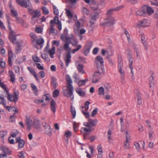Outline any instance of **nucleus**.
Instances as JSON below:
<instances>
[{
    "label": "nucleus",
    "instance_id": "nucleus-1",
    "mask_svg": "<svg viewBox=\"0 0 158 158\" xmlns=\"http://www.w3.org/2000/svg\"><path fill=\"white\" fill-rule=\"evenodd\" d=\"M66 80L67 83L66 87L67 89L63 90V94L67 98L71 97V99L72 101L74 97L73 95V88L72 85V81L70 76L68 75L66 76Z\"/></svg>",
    "mask_w": 158,
    "mask_h": 158
},
{
    "label": "nucleus",
    "instance_id": "nucleus-2",
    "mask_svg": "<svg viewBox=\"0 0 158 158\" xmlns=\"http://www.w3.org/2000/svg\"><path fill=\"white\" fill-rule=\"evenodd\" d=\"M54 24H56L58 25L57 28L59 31H60L62 29V25L61 21L59 20V18L57 16H55L53 20H52L50 21V27L49 29V33L50 35L52 34L54 35L57 34V31L54 29Z\"/></svg>",
    "mask_w": 158,
    "mask_h": 158
},
{
    "label": "nucleus",
    "instance_id": "nucleus-3",
    "mask_svg": "<svg viewBox=\"0 0 158 158\" xmlns=\"http://www.w3.org/2000/svg\"><path fill=\"white\" fill-rule=\"evenodd\" d=\"M98 123V120L89 119L87 122H85L84 125L87 128L82 127L81 128V131L82 132V130L84 131H93L95 130V127L96 125Z\"/></svg>",
    "mask_w": 158,
    "mask_h": 158
},
{
    "label": "nucleus",
    "instance_id": "nucleus-4",
    "mask_svg": "<svg viewBox=\"0 0 158 158\" xmlns=\"http://www.w3.org/2000/svg\"><path fill=\"white\" fill-rule=\"evenodd\" d=\"M16 3L21 7H25L28 9V12L31 15H33L35 10H32V7L29 0H16Z\"/></svg>",
    "mask_w": 158,
    "mask_h": 158
},
{
    "label": "nucleus",
    "instance_id": "nucleus-5",
    "mask_svg": "<svg viewBox=\"0 0 158 158\" xmlns=\"http://www.w3.org/2000/svg\"><path fill=\"white\" fill-rule=\"evenodd\" d=\"M115 20L114 17H110L106 19L103 23H102L100 24L102 26L106 27L110 26L113 25L114 23Z\"/></svg>",
    "mask_w": 158,
    "mask_h": 158
},
{
    "label": "nucleus",
    "instance_id": "nucleus-6",
    "mask_svg": "<svg viewBox=\"0 0 158 158\" xmlns=\"http://www.w3.org/2000/svg\"><path fill=\"white\" fill-rule=\"evenodd\" d=\"M19 94L18 91H14L13 94L9 95V96H7V99L9 101L14 102L15 103L19 99Z\"/></svg>",
    "mask_w": 158,
    "mask_h": 158
},
{
    "label": "nucleus",
    "instance_id": "nucleus-7",
    "mask_svg": "<svg viewBox=\"0 0 158 158\" xmlns=\"http://www.w3.org/2000/svg\"><path fill=\"white\" fill-rule=\"evenodd\" d=\"M127 57L129 62V67L131 70V73L132 74V76H133L134 73L133 71L132 54L130 50L129 49H127Z\"/></svg>",
    "mask_w": 158,
    "mask_h": 158
},
{
    "label": "nucleus",
    "instance_id": "nucleus-8",
    "mask_svg": "<svg viewBox=\"0 0 158 158\" xmlns=\"http://www.w3.org/2000/svg\"><path fill=\"white\" fill-rule=\"evenodd\" d=\"M95 61L96 63L97 64H98L100 63L101 69L102 71V73L104 74L105 71L103 64L104 61L102 57L99 56H97L95 58Z\"/></svg>",
    "mask_w": 158,
    "mask_h": 158
},
{
    "label": "nucleus",
    "instance_id": "nucleus-9",
    "mask_svg": "<svg viewBox=\"0 0 158 158\" xmlns=\"http://www.w3.org/2000/svg\"><path fill=\"white\" fill-rule=\"evenodd\" d=\"M42 125L44 127V132L49 136H51L52 133V130L50 125L45 122L42 123Z\"/></svg>",
    "mask_w": 158,
    "mask_h": 158
},
{
    "label": "nucleus",
    "instance_id": "nucleus-10",
    "mask_svg": "<svg viewBox=\"0 0 158 158\" xmlns=\"http://www.w3.org/2000/svg\"><path fill=\"white\" fill-rule=\"evenodd\" d=\"M102 74L99 71H96L94 74L92 79L93 83L97 82L102 77Z\"/></svg>",
    "mask_w": 158,
    "mask_h": 158
},
{
    "label": "nucleus",
    "instance_id": "nucleus-11",
    "mask_svg": "<svg viewBox=\"0 0 158 158\" xmlns=\"http://www.w3.org/2000/svg\"><path fill=\"white\" fill-rule=\"evenodd\" d=\"M92 45L93 42L91 41H89L88 42V44L86 45L85 47V50L84 52V53L85 56H87L89 53Z\"/></svg>",
    "mask_w": 158,
    "mask_h": 158
},
{
    "label": "nucleus",
    "instance_id": "nucleus-12",
    "mask_svg": "<svg viewBox=\"0 0 158 158\" xmlns=\"http://www.w3.org/2000/svg\"><path fill=\"white\" fill-rule=\"evenodd\" d=\"M15 141L16 143H18V148H22L24 146L25 141L23 139H21L20 137L16 138Z\"/></svg>",
    "mask_w": 158,
    "mask_h": 158
},
{
    "label": "nucleus",
    "instance_id": "nucleus-13",
    "mask_svg": "<svg viewBox=\"0 0 158 158\" xmlns=\"http://www.w3.org/2000/svg\"><path fill=\"white\" fill-rule=\"evenodd\" d=\"M98 17V14L97 13H94L90 16L91 20L90 21V25L92 26L94 23L96 19Z\"/></svg>",
    "mask_w": 158,
    "mask_h": 158
},
{
    "label": "nucleus",
    "instance_id": "nucleus-14",
    "mask_svg": "<svg viewBox=\"0 0 158 158\" xmlns=\"http://www.w3.org/2000/svg\"><path fill=\"white\" fill-rule=\"evenodd\" d=\"M148 21V20L146 19H143L138 22L137 25L142 27H147L149 25Z\"/></svg>",
    "mask_w": 158,
    "mask_h": 158
},
{
    "label": "nucleus",
    "instance_id": "nucleus-15",
    "mask_svg": "<svg viewBox=\"0 0 158 158\" xmlns=\"http://www.w3.org/2000/svg\"><path fill=\"white\" fill-rule=\"evenodd\" d=\"M123 7V6H121L119 7H118L115 8H112L110 9L107 11V12L106 14V15L107 16H109L113 14V12L114 11H118L120 9L122 8Z\"/></svg>",
    "mask_w": 158,
    "mask_h": 158
},
{
    "label": "nucleus",
    "instance_id": "nucleus-16",
    "mask_svg": "<svg viewBox=\"0 0 158 158\" xmlns=\"http://www.w3.org/2000/svg\"><path fill=\"white\" fill-rule=\"evenodd\" d=\"M143 10H145L146 12V15L147 13L149 15H151L154 12V10L151 7H148L145 6L142 7Z\"/></svg>",
    "mask_w": 158,
    "mask_h": 158
},
{
    "label": "nucleus",
    "instance_id": "nucleus-17",
    "mask_svg": "<svg viewBox=\"0 0 158 158\" xmlns=\"http://www.w3.org/2000/svg\"><path fill=\"white\" fill-rule=\"evenodd\" d=\"M32 122V120L30 118L26 116V124L27 126V130L30 131L31 129V127L32 126L31 124Z\"/></svg>",
    "mask_w": 158,
    "mask_h": 158
},
{
    "label": "nucleus",
    "instance_id": "nucleus-18",
    "mask_svg": "<svg viewBox=\"0 0 158 158\" xmlns=\"http://www.w3.org/2000/svg\"><path fill=\"white\" fill-rule=\"evenodd\" d=\"M9 38L11 42L14 43L16 40L15 32L14 31H11L9 35Z\"/></svg>",
    "mask_w": 158,
    "mask_h": 158
},
{
    "label": "nucleus",
    "instance_id": "nucleus-19",
    "mask_svg": "<svg viewBox=\"0 0 158 158\" xmlns=\"http://www.w3.org/2000/svg\"><path fill=\"white\" fill-rule=\"evenodd\" d=\"M0 149L4 153L8 155H10L12 153V152L8 148L3 145L1 146Z\"/></svg>",
    "mask_w": 158,
    "mask_h": 158
},
{
    "label": "nucleus",
    "instance_id": "nucleus-20",
    "mask_svg": "<svg viewBox=\"0 0 158 158\" xmlns=\"http://www.w3.org/2000/svg\"><path fill=\"white\" fill-rule=\"evenodd\" d=\"M32 125L37 130L40 129V121L37 118L34 119Z\"/></svg>",
    "mask_w": 158,
    "mask_h": 158
},
{
    "label": "nucleus",
    "instance_id": "nucleus-21",
    "mask_svg": "<svg viewBox=\"0 0 158 158\" xmlns=\"http://www.w3.org/2000/svg\"><path fill=\"white\" fill-rule=\"evenodd\" d=\"M27 69L30 71V73L33 75L36 80L37 81H39V79H38V77H37L36 73L34 69L30 67H27Z\"/></svg>",
    "mask_w": 158,
    "mask_h": 158
},
{
    "label": "nucleus",
    "instance_id": "nucleus-22",
    "mask_svg": "<svg viewBox=\"0 0 158 158\" xmlns=\"http://www.w3.org/2000/svg\"><path fill=\"white\" fill-rule=\"evenodd\" d=\"M71 52H67L66 54V56L65 59V62L66 65L67 67L69 65V64L71 62Z\"/></svg>",
    "mask_w": 158,
    "mask_h": 158
},
{
    "label": "nucleus",
    "instance_id": "nucleus-23",
    "mask_svg": "<svg viewBox=\"0 0 158 158\" xmlns=\"http://www.w3.org/2000/svg\"><path fill=\"white\" fill-rule=\"evenodd\" d=\"M71 52H67L66 54V56L65 59V62L66 65L67 67L69 65V64L71 62Z\"/></svg>",
    "mask_w": 158,
    "mask_h": 158
},
{
    "label": "nucleus",
    "instance_id": "nucleus-24",
    "mask_svg": "<svg viewBox=\"0 0 158 158\" xmlns=\"http://www.w3.org/2000/svg\"><path fill=\"white\" fill-rule=\"evenodd\" d=\"M56 104L55 101L52 99L50 102V109L51 111L54 113H55L56 111Z\"/></svg>",
    "mask_w": 158,
    "mask_h": 158
},
{
    "label": "nucleus",
    "instance_id": "nucleus-25",
    "mask_svg": "<svg viewBox=\"0 0 158 158\" xmlns=\"http://www.w3.org/2000/svg\"><path fill=\"white\" fill-rule=\"evenodd\" d=\"M8 74L10 77V81L13 83L15 82V79L13 72L11 70H9Z\"/></svg>",
    "mask_w": 158,
    "mask_h": 158
},
{
    "label": "nucleus",
    "instance_id": "nucleus-26",
    "mask_svg": "<svg viewBox=\"0 0 158 158\" xmlns=\"http://www.w3.org/2000/svg\"><path fill=\"white\" fill-rule=\"evenodd\" d=\"M75 90L76 92L80 96H83L85 95V93L82 91L81 88H77Z\"/></svg>",
    "mask_w": 158,
    "mask_h": 158
},
{
    "label": "nucleus",
    "instance_id": "nucleus-27",
    "mask_svg": "<svg viewBox=\"0 0 158 158\" xmlns=\"http://www.w3.org/2000/svg\"><path fill=\"white\" fill-rule=\"evenodd\" d=\"M68 36V31L66 28H65L64 30L63 33L60 35V38L62 40H63L64 38Z\"/></svg>",
    "mask_w": 158,
    "mask_h": 158
},
{
    "label": "nucleus",
    "instance_id": "nucleus-28",
    "mask_svg": "<svg viewBox=\"0 0 158 158\" xmlns=\"http://www.w3.org/2000/svg\"><path fill=\"white\" fill-rule=\"evenodd\" d=\"M34 12L33 15L31 18V19H32L35 18H39L41 15L40 11L38 10H35Z\"/></svg>",
    "mask_w": 158,
    "mask_h": 158
},
{
    "label": "nucleus",
    "instance_id": "nucleus-29",
    "mask_svg": "<svg viewBox=\"0 0 158 158\" xmlns=\"http://www.w3.org/2000/svg\"><path fill=\"white\" fill-rule=\"evenodd\" d=\"M141 40L142 41V42L143 44V45L145 47V49L146 50H147V43L145 42V35L143 34H141Z\"/></svg>",
    "mask_w": 158,
    "mask_h": 158
},
{
    "label": "nucleus",
    "instance_id": "nucleus-30",
    "mask_svg": "<svg viewBox=\"0 0 158 158\" xmlns=\"http://www.w3.org/2000/svg\"><path fill=\"white\" fill-rule=\"evenodd\" d=\"M11 15L16 18V19L17 20H19V18L17 17L18 13L14 9H11L10 10Z\"/></svg>",
    "mask_w": 158,
    "mask_h": 158
},
{
    "label": "nucleus",
    "instance_id": "nucleus-31",
    "mask_svg": "<svg viewBox=\"0 0 158 158\" xmlns=\"http://www.w3.org/2000/svg\"><path fill=\"white\" fill-rule=\"evenodd\" d=\"M69 42H66L64 45V49L67 52H71V49L69 47Z\"/></svg>",
    "mask_w": 158,
    "mask_h": 158
},
{
    "label": "nucleus",
    "instance_id": "nucleus-32",
    "mask_svg": "<svg viewBox=\"0 0 158 158\" xmlns=\"http://www.w3.org/2000/svg\"><path fill=\"white\" fill-rule=\"evenodd\" d=\"M78 43V41L77 39L74 38H71V42L70 44L73 46L74 47H76L77 46Z\"/></svg>",
    "mask_w": 158,
    "mask_h": 158
},
{
    "label": "nucleus",
    "instance_id": "nucleus-33",
    "mask_svg": "<svg viewBox=\"0 0 158 158\" xmlns=\"http://www.w3.org/2000/svg\"><path fill=\"white\" fill-rule=\"evenodd\" d=\"M136 13L137 15L145 16L146 15V12L144 10H143L142 8L141 10H139L137 11Z\"/></svg>",
    "mask_w": 158,
    "mask_h": 158
},
{
    "label": "nucleus",
    "instance_id": "nucleus-34",
    "mask_svg": "<svg viewBox=\"0 0 158 158\" xmlns=\"http://www.w3.org/2000/svg\"><path fill=\"white\" fill-rule=\"evenodd\" d=\"M136 95L137 98V104L139 105H140L142 103L141 95L140 93L139 92Z\"/></svg>",
    "mask_w": 158,
    "mask_h": 158
},
{
    "label": "nucleus",
    "instance_id": "nucleus-35",
    "mask_svg": "<svg viewBox=\"0 0 158 158\" xmlns=\"http://www.w3.org/2000/svg\"><path fill=\"white\" fill-rule=\"evenodd\" d=\"M123 67V62L121 60H120L118 64V69L119 72H121L123 71L122 68Z\"/></svg>",
    "mask_w": 158,
    "mask_h": 158
},
{
    "label": "nucleus",
    "instance_id": "nucleus-36",
    "mask_svg": "<svg viewBox=\"0 0 158 158\" xmlns=\"http://www.w3.org/2000/svg\"><path fill=\"white\" fill-rule=\"evenodd\" d=\"M16 44L17 45L15 48L16 53V54H18L21 49V46L19 42H16Z\"/></svg>",
    "mask_w": 158,
    "mask_h": 158
},
{
    "label": "nucleus",
    "instance_id": "nucleus-37",
    "mask_svg": "<svg viewBox=\"0 0 158 158\" xmlns=\"http://www.w3.org/2000/svg\"><path fill=\"white\" fill-rule=\"evenodd\" d=\"M71 112L72 115V118H75L76 115V111L75 108L74 107H73L71 106Z\"/></svg>",
    "mask_w": 158,
    "mask_h": 158
},
{
    "label": "nucleus",
    "instance_id": "nucleus-38",
    "mask_svg": "<svg viewBox=\"0 0 158 158\" xmlns=\"http://www.w3.org/2000/svg\"><path fill=\"white\" fill-rule=\"evenodd\" d=\"M48 53L51 57L52 58H53L52 56L55 53V48L54 47H53L51 49L49 50Z\"/></svg>",
    "mask_w": 158,
    "mask_h": 158
},
{
    "label": "nucleus",
    "instance_id": "nucleus-39",
    "mask_svg": "<svg viewBox=\"0 0 158 158\" xmlns=\"http://www.w3.org/2000/svg\"><path fill=\"white\" fill-rule=\"evenodd\" d=\"M30 35L31 39L32 42H35L37 39V37L36 35L33 33H31Z\"/></svg>",
    "mask_w": 158,
    "mask_h": 158
},
{
    "label": "nucleus",
    "instance_id": "nucleus-40",
    "mask_svg": "<svg viewBox=\"0 0 158 158\" xmlns=\"http://www.w3.org/2000/svg\"><path fill=\"white\" fill-rule=\"evenodd\" d=\"M7 131H0V137H1L2 140H4V137L6 136L7 134Z\"/></svg>",
    "mask_w": 158,
    "mask_h": 158
},
{
    "label": "nucleus",
    "instance_id": "nucleus-41",
    "mask_svg": "<svg viewBox=\"0 0 158 158\" xmlns=\"http://www.w3.org/2000/svg\"><path fill=\"white\" fill-rule=\"evenodd\" d=\"M126 141L124 143V144L125 146V148L127 149L129 148V144L128 143V140L129 139L127 137V135H126Z\"/></svg>",
    "mask_w": 158,
    "mask_h": 158
},
{
    "label": "nucleus",
    "instance_id": "nucleus-42",
    "mask_svg": "<svg viewBox=\"0 0 158 158\" xmlns=\"http://www.w3.org/2000/svg\"><path fill=\"white\" fill-rule=\"evenodd\" d=\"M64 135L67 138V141L68 142L69 139L72 136V133L70 131H67L65 132Z\"/></svg>",
    "mask_w": 158,
    "mask_h": 158
},
{
    "label": "nucleus",
    "instance_id": "nucleus-43",
    "mask_svg": "<svg viewBox=\"0 0 158 158\" xmlns=\"http://www.w3.org/2000/svg\"><path fill=\"white\" fill-rule=\"evenodd\" d=\"M31 87L32 90L34 91L35 93L36 94L38 92V90L37 87L33 83H31Z\"/></svg>",
    "mask_w": 158,
    "mask_h": 158
},
{
    "label": "nucleus",
    "instance_id": "nucleus-44",
    "mask_svg": "<svg viewBox=\"0 0 158 158\" xmlns=\"http://www.w3.org/2000/svg\"><path fill=\"white\" fill-rule=\"evenodd\" d=\"M52 82L54 88V89H56L57 85V82L56 81V79L54 77L52 78Z\"/></svg>",
    "mask_w": 158,
    "mask_h": 158
},
{
    "label": "nucleus",
    "instance_id": "nucleus-45",
    "mask_svg": "<svg viewBox=\"0 0 158 158\" xmlns=\"http://www.w3.org/2000/svg\"><path fill=\"white\" fill-rule=\"evenodd\" d=\"M59 94V91L58 89H55L53 92V97L54 98L57 97Z\"/></svg>",
    "mask_w": 158,
    "mask_h": 158
},
{
    "label": "nucleus",
    "instance_id": "nucleus-46",
    "mask_svg": "<svg viewBox=\"0 0 158 158\" xmlns=\"http://www.w3.org/2000/svg\"><path fill=\"white\" fill-rule=\"evenodd\" d=\"M99 94L100 95H103L104 94V89L102 87H101L98 89Z\"/></svg>",
    "mask_w": 158,
    "mask_h": 158
},
{
    "label": "nucleus",
    "instance_id": "nucleus-47",
    "mask_svg": "<svg viewBox=\"0 0 158 158\" xmlns=\"http://www.w3.org/2000/svg\"><path fill=\"white\" fill-rule=\"evenodd\" d=\"M44 42V39L41 38L38 39L36 41L37 43L38 44L40 45L43 44Z\"/></svg>",
    "mask_w": 158,
    "mask_h": 158
},
{
    "label": "nucleus",
    "instance_id": "nucleus-48",
    "mask_svg": "<svg viewBox=\"0 0 158 158\" xmlns=\"http://www.w3.org/2000/svg\"><path fill=\"white\" fill-rule=\"evenodd\" d=\"M18 133L19 132L15 130L11 132L10 135L12 137L15 138L17 136Z\"/></svg>",
    "mask_w": 158,
    "mask_h": 158
},
{
    "label": "nucleus",
    "instance_id": "nucleus-49",
    "mask_svg": "<svg viewBox=\"0 0 158 158\" xmlns=\"http://www.w3.org/2000/svg\"><path fill=\"white\" fill-rule=\"evenodd\" d=\"M66 13L68 17L72 18L73 16V15L71 12L68 9H66Z\"/></svg>",
    "mask_w": 158,
    "mask_h": 158
},
{
    "label": "nucleus",
    "instance_id": "nucleus-50",
    "mask_svg": "<svg viewBox=\"0 0 158 158\" xmlns=\"http://www.w3.org/2000/svg\"><path fill=\"white\" fill-rule=\"evenodd\" d=\"M14 54L13 53L12 51L11 50L8 51V58H13V59Z\"/></svg>",
    "mask_w": 158,
    "mask_h": 158
},
{
    "label": "nucleus",
    "instance_id": "nucleus-51",
    "mask_svg": "<svg viewBox=\"0 0 158 158\" xmlns=\"http://www.w3.org/2000/svg\"><path fill=\"white\" fill-rule=\"evenodd\" d=\"M53 13L54 14L56 15H59V11L58 9L56 8V7L55 5H53Z\"/></svg>",
    "mask_w": 158,
    "mask_h": 158
},
{
    "label": "nucleus",
    "instance_id": "nucleus-52",
    "mask_svg": "<svg viewBox=\"0 0 158 158\" xmlns=\"http://www.w3.org/2000/svg\"><path fill=\"white\" fill-rule=\"evenodd\" d=\"M42 9L44 15H47L49 14V11L46 7H42Z\"/></svg>",
    "mask_w": 158,
    "mask_h": 158
},
{
    "label": "nucleus",
    "instance_id": "nucleus-53",
    "mask_svg": "<svg viewBox=\"0 0 158 158\" xmlns=\"http://www.w3.org/2000/svg\"><path fill=\"white\" fill-rule=\"evenodd\" d=\"M84 67L83 64H79L77 65V69L79 73H81V72Z\"/></svg>",
    "mask_w": 158,
    "mask_h": 158
},
{
    "label": "nucleus",
    "instance_id": "nucleus-54",
    "mask_svg": "<svg viewBox=\"0 0 158 158\" xmlns=\"http://www.w3.org/2000/svg\"><path fill=\"white\" fill-rule=\"evenodd\" d=\"M81 45H78L77 47L75 49H73L72 50V53H74L78 51L81 48Z\"/></svg>",
    "mask_w": 158,
    "mask_h": 158
},
{
    "label": "nucleus",
    "instance_id": "nucleus-55",
    "mask_svg": "<svg viewBox=\"0 0 158 158\" xmlns=\"http://www.w3.org/2000/svg\"><path fill=\"white\" fill-rule=\"evenodd\" d=\"M81 45H78L77 47L75 49H73L72 50V53H74L78 51L81 48Z\"/></svg>",
    "mask_w": 158,
    "mask_h": 158
},
{
    "label": "nucleus",
    "instance_id": "nucleus-56",
    "mask_svg": "<svg viewBox=\"0 0 158 158\" xmlns=\"http://www.w3.org/2000/svg\"><path fill=\"white\" fill-rule=\"evenodd\" d=\"M82 112L85 115V118H89V112H85L83 110H82Z\"/></svg>",
    "mask_w": 158,
    "mask_h": 158
},
{
    "label": "nucleus",
    "instance_id": "nucleus-57",
    "mask_svg": "<svg viewBox=\"0 0 158 158\" xmlns=\"http://www.w3.org/2000/svg\"><path fill=\"white\" fill-rule=\"evenodd\" d=\"M98 109L97 108H95L93 111L91 116L92 117H94V116L96 115L98 112Z\"/></svg>",
    "mask_w": 158,
    "mask_h": 158
},
{
    "label": "nucleus",
    "instance_id": "nucleus-58",
    "mask_svg": "<svg viewBox=\"0 0 158 158\" xmlns=\"http://www.w3.org/2000/svg\"><path fill=\"white\" fill-rule=\"evenodd\" d=\"M90 104V102L89 101H86L85 103V108L86 110H87L89 109V106Z\"/></svg>",
    "mask_w": 158,
    "mask_h": 158
},
{
    "label": "nucleus",
    "instance_id": "nucleus-59",
    "mask_svg": "<svg viewBox=\"0 0 158 158\" xmlns=\"http://www.w3.org/2000/svg\"><path fill=\"white\" fill-rule=\"evenodd\" d=\"M14 114L13 115L10 116L9 118L10 121L11 122H14L15 120L16 116Z\"/></svg>",
    "mask_w": 158,
    "mask_h": 158
},
{
    "label": "nucleus",
    "instance_id": "nucleus-60",
    "mask_svg": "<svg viewBox=\"0 0 158 158\" xmlns=\"http://www.w3.org/2000/svg\"><path fill=\"white\" fill-rule=\"evenodd\" d=\"M152 74H153V73L152 72ZM149 81L150 83H151V84H154V77L152 76V74L149 77Z\"/></svg>",
    "mask_w": 158,
    "mask_h": 158
},
{
    "label": "nucleus",
    "instance_id": "nucleus-61",
    "mask_svg": "<svg viewBox=\"0 0 158 158\" xmlns=\"http://www.w3.org/2000/svg\"><path fill=\"white\" fill-rule=\"evenodd\" d=\"M0 99L2 102V104L4 106H5L6 104V102L5 101V99L0 94Z\"/></svg>",
    "mask_w": 158,
    "mask_h": 158
},
{
    "label": "nucleus",
    "instance_id": "nucleus-62",
    "mask_svg": "<svg viewBox=\"0 0 158 158\" xmlns=\"http://www.w3.org/2000/svg\"><path fill=\"white\" fill-rule=\"evenodd\" d=\"M44 99H35L34 100V102L36 103H42L44 102Z\"/></svg>",
    "mask_w": 158,
    "mask_h": 158
},
{
    "label": "nucleus",
    "instance_id": "nucleus-63",
    "mask_svg": "<svg viewBox=\"0 0 158 158\" xmlns=\"http://www.w3.org/2000/svg\"><path fill=\"white\" fill-rule=\"evenodd\" d=\"M98 51L99 48L97 47L95 48L93 50L92 52L93 54L94 55L98 53Z\"/></svg>",
    "mask_w": 158,
    "mask_h": 158
},
{
    "label": "nucleus",
    "instance_id": "nucleus-64",
    "mask_svg": "<svg viewBox=\"0 0 158 158\" xmlns=\"http://www.w3.org/2000/svg\"><path fill=\"white\" fill-rule=\"evenodd\" d=\"M39 75L40 78H42L45 76V73L43 71H41L39 73Z\"/></svg>",
    "mask_w": 158,
    "mask_h": 158
}]
</instances>
